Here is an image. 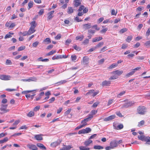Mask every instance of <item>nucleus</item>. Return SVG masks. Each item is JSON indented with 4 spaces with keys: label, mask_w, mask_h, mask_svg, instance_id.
Instances as JSON below:
<instances>
[{
    "label": "nucleus",
    "mask_w": 150,
    "mask_h": 150,
    "mask_svg": "<svg viewBox=\"0 0 150 150\" xmlns=\"http://www.w3.org/2000/svg\"><path fill=\"white\" fill-rule=\"evenodd\" d=\"M94 149H103V147L100 145H95L94 146Z\"/></svg>",
    "instance_id": "30"
},
{
    "label": "nucleus",
    "mask_w": 150,
    "mask_h": 150,
    "mask_svg": "<svg viewBox=\"0 0 150 150\" xmlns=\"http://www.w3.org/2000/svg\"><path fill=\"white\" fill-rule=\"evenodd\" d=\"M127 44H123L122 45L121 48L122 49H125L127 48Z\"/></svg>",
    "instance_id": "62"
},
{
    "label": "nucleus",
    "mask_w": 150,
    "mask_h": 150,
    "mask_svg": "<svg viewBox=\"0 0 150 150\" xmlns=\"http://www.w3.org/2000/svg\"><path fill=\"white\" fill-rule=\"evenodd\" d=\"M94 91V90L93 89L91 90L86 93V95H90L91 94H93Z\"/></svg>",
    "instance_id": "52"
},
{
    "label": "nucleus",
    "mask_w": 150,
    "mask_h": 150,
    "mask_svg": "<svg viewBox=\"0 0 150 150\" xmlns=\"http://www.w3.org/2000/svg\"><path fill=\"white\" fill-rule=\"evenodd\" d=\"M62 58V56L61 55H55L52 57V59L53 60H54L56 59H58Z\"/></svg>",
    "instance_id": "25"
},
{
    "label": "nucleus",
    "mask_w": 150,
    "mask_h": 150,
    "mask_svg": "<svg viewBox=\"0 0 150 150\" xmlns=\"http://www.w3.org/2000/svg\"><path fill=\"white\" fill-rule=\"evenodd\" d=\"M116 116L115 115H112L105 118L104 120L105 121H108L112 120L115 118Z\"/></svg>",
    "instance_id": "9"
},
{
    "label": "nucleus",
    "mask_w": 150,
    "mask_h": 150,
    "mask_svg": "<svg viewBox=\"0 0 150 150\" xmlns=\"http://www.w3.org/2000/svg\"><path fill=\"white\" fill-rule=\"evenodd\" d=\"M95 32L96 30L92 29H89L88 30V33L89 34H92L93 35L95 33Z\"/></svg>",
    "instance_id": "34"
},
{
    "label": "nucleus",
    "mask_w": 150,
    "mask_h": 150,
    "mask_svg": "<svg viewBox=\"0 0 150 150\" xmlns=\"http://www.w3.org/2000/svg\"><path fill=\"white\" fill-rule=\"evenodd\" d=\"M34 113L33 112L30 111L27 114V116L28 117H31L34 116Z\"/></svg>",
    "instance_id": "29"
},
{
    "label": "nucleus",
    "mask_w": 150,
    "mask_h": 150,
    "mask_svg": "<svg viewBox=\"0 0 150 150\" xmlns=\"http://www.w3.org/2000/svg\"><path fill=\"white\" fill-rule=\"evenodd\" d=\"M71 40L70 39H67L66 41V44L67 45H69V44L71 42Z\"/></svg>",
    "instance_id": "63"
},
{
    "label": "nucleus",
    "mask_w": 150,
    "mask_h": 150,
    "mask_svg": "<svg viewBox=\"0 0 150 150\" xmlns=\"http://www.w3.org/2000/svg\"><path fill=\"white\" fill-rule=\"evenodd\" d=\"M37 146L39 147L41 149L44 150L46 149V147L42 144L39 143L37 144Z\"/></svg>",
    "instance_id": "19"
},
{
    "label": "nucleus",
    "mask_w": 150,
    "mask_h": 150,
    "mask_svg": "<svg viewBox=\"0 0 150 150\" xmlns=\"http://www.w3.org/2000/svg\"><path fill=\"white\" fill-rule=\"evenodd\" d=\"M100 102L99 101H97L94 103L93 105H92V107L93 108H96L97 106L99 104Z\"/></svg>",
    "instance_id": "46"
},
{
    "label": "nucleus",
    "mask_w": 150,
    "mask_h": 150,
    "mask_svg": "<svg viewBox=\"0 0 150 150\" xmlns=\"http://www.w3.org/2000/svg\"><path fill=\"white\" fill-rule=\"evenodd\" d=\"M20 33L23 36H25L27 35H28V32L25 31L23 33L21 32H20Z\"/></svg>",
    "instance_id": "57"
},
{
    "label": "nucleus",
    "mask_w": 150,
    "mask_h": 150,
    "mask_svg": "<svg viewBox=\"0 0 150 150\" xmlns=\"http://www.w3.org/2000/svg\"><path fill=\"white\" fill-rule=\"evenodd\" d=\"M116 114L119 116L120 117H122L123 116L122 115L121 113L120 112H116Z\"/></svg>",
    "instance_id": "64"
},
{
    "label": "nucleus",
    "mask_w": 150,
    "mask_h": 150,
    "mask_svg": "<svg viewBox=\"0 0 150 150\" xmlns=\"http://www.w3.org/2000/svg\"><path fill=\"white\" fill-rule=\"evenodd\" d=\"M38 60L39 61H42V62H48L49 61V60L48 59H42V57H40L38 59Z\"/></svg>",
    "instance_id": "35"
},
{
    "label": "nucleus",
    "mask_w": 150,
    "mask_h": 150,
    "mask_svg": "<svg viewBox=\"0 0 150 150\" xmlns=\"http://www.w3.org/2000/svg\"><path fill=\"white\" fill-rule=\"evenodd\" d=\"M56 52V51L55 50H52L50 52L47 54H46L47 56H50L51 55H52L54 53H55Z\"/></svg>",
    "instance_id": "41"
},
{
    "label": "nucleus",
    "mask_w": 150,
    "mask_h": 150,
    "mask_svg": "<svg viewBox=\"0 0 150 150\" xmlns=\"http://www.w3.org/2000/svg\"><path fill=\"white\" fill-rule=\"evenodd\" d=\"M74 9L71 7H68L67 12L68 14H71L74 12Z\"/></svg>",
    "instance_id": "24"
},
{
    "label": "nucleus",
    "mask_w": 150,
    "mask_h": 150,
    "mask_svg": "<svg viewBox=\"0 0 150 150\" xmlns=\"http://www.w3.org/2000/svg\"><path fill=\"white\" fill-rule=\"evenodd\" d=\"M43 136V135L42 134H37L35 135L34 137L37 140L41 141L43 139V138L42 137Z\"/></svg>",
    "instance_id": "12"
},
{
    "label": "nucleus",
    "mask_w": 150,
    "mask_h": 150,
    "mask_svg": "<svg viewBox=\"0 0 150 150\" xmlns=\"http://www.w3.org/2000/svg\"><path fill=\"white\" fill-rule=\"evenodd\" d=\"M146 108L144 106H139L137 109V113L140 115H144L146 112Z\"/></svg>",
    "instance_id": "1"
},
{
    "label": "nucleus",
    "mask_w": 150,
    "mask_h": 150,
    "mask_svg": "<svg viewBox=\"0 0 150 150\" xmlns=\"http://www.w3.org/2000/svg\"><path fill=\"white\" fill-rule=\"evenodd\" d=\"M39 44V42L37 41L33 43L32 46L34 47H36Z\"/></svg>",
    "instance_id": "47"
},
{
    "label": "nucleus",
    "mask_w": 150,
    "mask_h": 150,
    "mask_svg": "<svg viewBox=\"0 0 150 150\" xmlns=\"http://www.w3.org/2000/svg\"><path fill=\"white\" fill-rule=\"evenodd\" d=\"M25 46H21L18 48V51H20L23 50L25 49Z\"/></svg>",
    "instance_id": "54"
},
{
    "label": "nucleus",
    "mask_w": 150,
    "mask_h": 150,
    "mask_svg": "<svg viewBox=\"0 0 150 150\" xmlns=\"http://www.w3.org/2000/svg\"><path fill=\"white\" fill-rule=\"evenodd\" d=\"M103 39L101 37H96L95 38H94L93 39L92 42H96L98 41Z\"/></svg>",
    "instance_id": "21"
},
{
    "label": "nucleus",
    "mask_w": 150,
    "mask_h": 150,
    "mask_svg": "<svg viewBox=\"0 0 150 150\" xmlns=\"http://www.w3.org/2000/svg\"><path fill=\"white\" fill-rule=\"evenodd\" d=\"M91 28H95L97 30H98L100 29V28L97 27V25H95L93 26H91Z\"/></svg>",
    "instance_id": "45"
},
{
    "label": "nucleus",
    "mask_w": 150,
    "mask_h": 150,
    "mask_svg": "<svg viewBox=\"0 0 150 150\" xmlns=\"http://www.w3.org/2000/svg\"><path fill=\"white\" fill-rule=\"evenodd\" d=\"M35 78L33 77H31L29 79H23V81H33L34 79H36Z\"/></svg>",
    "instance_id": "51"
},
{
    "label": "nucleus",
    "mask_w": 150,
    "mask_h": 150,
    "mask_svg": "<svg viewBox=\"0 0 150 150\" xmlns=\"http://www.w3.org/2000/svg\"><path fill=\"white\" fill-rule=\"evenodd\" d=\"M135 72V71H134V70H132V71L128 73L126 75V76H127V77H129L130 76L132 75V74H133Z\"/></svg>",
    "instance_id": "44"
},
{
    "label": "nucleus",
    "mask_w": 150,
    "mask_h": 150,
    "mask_svg": "<svg viewBox=\"0 0 150 150\" xmlns=\"http://www.w3.org/2000/svg\"><path fill=\"white\" fill-rule=\"evenodd\" d=\"M127 30V29L126 28H123L120 30V33H123L126 32Z\"/></svg>",
    "instance_id": "53"
},
{
    "label": "nucleus",
    "mask_w": 150,
    "mask_h": 150,
    "mask_svg": "<svg viewBox=\"0 0 150 150\" xmlns=\"http://www.w3.org/2000/svg\"><path fill=\"white\" fill-rule=\"evenodd\" d=\"M72 147L71 145L66 146L64 145V146L62 148L60 149V150H69Z\"/></svg>",
    "instance_id": "15"
},
{
    "label": "nucleus",
    "mask_w": 150,
    "mask_h": 150,
    "mask_svg": "<svg viewBox=\"0 0 150 150\" xmlns=\"http://www.w3.org/2000/svg\"><path fill=\"white\" fill-rule=\"evenodd\" d=\"M93 117V116L92 115H89L87 118L81 121V123H83V125H85V126L87 125V122L90 120Z\"/></svg>",
    "instance_id": "3"
},
{
    "label": "nucleus",
    "mask_w": 150,
    "mask_h": 150,
    "mask_svg": "<svg viewBox=\"0 0 150 150\" xmlns=\"http://www.w3.org/2000/svg\"><path fill=\"white\" fill-rule=\"evenodd\" d=\"M33 1H30L28 4V9L29 10L30 8L33 7Z\"/></svg>",
    "instance_id": "37"
},
{
    "label": "nucleus",
    "mask_w": 150,
    "mask_h": 150,
    "mask_svg": "<svg viewBox=\"0 0 150 150\" xmlns=\"http://www.w3.org/2000/svg\"><path fill=\"white\" fill-rule=\"evenodd\" d=\"M40 108V106H37L34 108L33 110L35 111H37L39 110Z\"/></svg>",
    "instance_id": "61"
},
{
    "label": "nucleus",
    "mask_w": 150,
    "mask_h": 150,
    "mask_svg": "<svg viewBox=\"0 0 150 150\" xmlns=\"http://www.w3.org/2000/svg\"><path fill=\"white\" fill-rule=\"evenodd\" d=\"M11 77L6 75H0V79L4 80H8L10 79Z\"/></svg>",
    "instance_id": "6"
},
{
    "label": "nucleus",
    "mask_w": 150,
    "mask_h": 150,
    "mask_svg": "<svg viewBox=\"0 0 150 150\" xmlns=\"http://www.w3.org/2000/svg\"><path fill=\"white\" fill-rule=\"evenodd\" d=\"M108 28H105L103 29L102 30H101L100 31V32L101 33H105L106 32Z\"/></svg>",
    "instance_id": "58"
},
{
    "label": "nucleus",
    "mask_w": 150,
    "mask_h": 150,
    "mask_svg": "<svg viewBox=\"0 0 150 150\" xmlns=\"http://www.w3.org/2000/svg\"><path fill=\"white\" fill-rule=\"evenodd\" d=\"M144 141L146 142V144H150V137L149 136L146 137L145 136Z\"/></svg>",
    "instance_id": "20"
},
{
    "label": "nucleus",
    "mask_w": 150,
    "mask_h": 150,
    "mask_svg": "<svg viewBox=\"0 0 150 150\" xmlns=\"http://www.w3.org/2000/svg\"><path fill=\"white\" fill-rule=\"evenodd\" d=\"M84 37L83 35H82L81 36H77L76 38V40H79L80 41H81L83 40Z\"/></svg>",
    "instance_id": "32"
},
{
    "label": "nucleus",
    "mask_w": 150,
    "mask_h": 150,
    "mask_svg": "<svg viewBox=\"0 0 150 150\" xmlns=\"http://www.w3.org/2000/svg\"><path fill=\"white\" fill-rule=\"evenodd\" d=\"M123 127V125L122 124H120L117 126V127L115 128V129L117 130L121 129Z\"/></svg>",
    "instance_id": "38"
},
{
    "label": "nucleus",
    "mask_w": 150,
    "mask_h": 150,
    "mask_svg": "<svg viewBox=\"0 0 150 150\" xmlns=\"http://www.w3.org/2000/svg\"><path fill=\"white\" fill-rule=\"evenodd\" d=\"M145 137L144 135H139L138 136V138L140 140L144 141Z\"/></svg>",
    "instance_id": "39"
},
{
    "label": "nucleus",
    "mask_w": 150,
    "mask_h": 150,
    "mask_svg": "<svg viewBox=\"0 0 150 150\" xmlns=\"http://www.w3.org/2000/svg\"><path fill=\"white\" fill-rule=\"evenodd\" d=\"M74 6L76 7H77L81 4V0H74Z\"/></svg>",
    "instance_id": "18"
},
{
    "label": "nucleus",
    "mask_w": 150,
    "mask_h": 150,
    "mask_svg": "<svg viewBox=\"0 0 150 150\" xmlns=\"http://www.w3.org/2000/svg\"><path fill=\"white\" fill-rule=\"evenodd\" d=\"M80 150H90V148L86 146H81L79 147Z\"/></svg>",
    "instance_id": "23"
},
{
    "label": "nucleus",
    "mask_w": 150,
    "mask_h": 150,
    "mask_svg": "<svg viewBox=\"0 0 150 150\" xmlns=\"http://www.w3.org/2000/svg\"><path fill=\"white\" fill-rule=\"evenodd\" d=\"M144 121L143 120H142L141 121L139 122V124L138 125V127H140L141 126H142L143 125H144Z\"/></svg>",
    "instance_id": "50"
},
{
    "label": "nucleus",
    "mask_w": 150,
    "mask_h": 150,
    "mask_svg": "<svg viewBox=\"0 0 150 150\" xmlns=\"http://www.w3.org/2000/svg\"><path fill=\"white\" fill-rule=\"evenodd\" d=\"M111 83V82L110 81H107L106 80L103 81L102 84V85L103 86H108Z\"/></svg>",
    "instance_id": "16"
},
{
    "label": "nucleus",
    "mask_w": 150,
    "mask_h": 150,
    "mask_svg": "<svg viewBox=\"0 0 150 150\" xmlns=\"http://www.w3.org/2000/svg\"><path fill=\"white\" fill-rule=\"evenodd\" d=\"M71 58L72 61H74L76 59V57L75 55H72L71 56Z\"/></svg>",
    "instance_id": "59"
},
{
    "label": "nucleus",
    "mask_w": 150,
    "mask_h": 150,
    "mask_svg": "<svg viewBox=\"0 0 150 150\" xmlns=\"http://www.w3.org/2000/svg\"><path fill=\"white\" fill-rule=\"evenodd\" d=\"M83 29L85 30L90 29L91 27V23H88L83 24L82 25Z\"/></svg>",
    "instance_id": "8"
},
{
    "label": "nucleus",
    "mask_w": 150,
    "mask_h": 150,
    "mask_svg": "<svg viewBox=\"0 0 150 150\" xmlns=\"http://www.w3.org/2000/svg\"><path fill=\"white\" fill-rule=\"evenodd\" d=\"M30 24H31V26L30 28H32L35 29L36 26L35 21H33L31 22Z\"/></svg>",
    "instance_id": "27"
},
{
    "label": "nucleus",
    "mask_w": 150,
    "mask_h": 150,
    "mask_svg": "<svg viewBox=\"0 0 150 150\" xmlns=\"http://www.w3.org/2000/svg\"><path fill=\"white\" fill-rule=\"evenodd\" d=\"M35 31V29L30 28L28 31V35H29L33 33Z\"/></svg>",
    "instance_id": "22"
},
{
    "label": "nucleus",
    "mask_w": 150,
    "mask_h": 150,
    "mask_svg": "<svg viewBox=\"0 0 150 150\" xmlns=\"http://www.w3.org/2000/svg\"><path fill=\"white\" fill-rule=\"evenodd\" d=\"M103 44L104 43L103 42H100L96 46V47L97 48H99L101 47L103 45Z\"/></svg>",
    "instance_id": "43"
},
{
    "label": "nucleus",
    "mask_w": 150,
    "mask_h": 150,
    "mask_svg": "<svg viewBox=\"0 0 150 150\" xmlns=\"http://www.w3.org/2000/svg\"><path fill=\"white\" fill-rule=\"evenodd\" d=\"M144 57H140V56H138L137 57V59H138L139 61H140L141 60H143L144 59Z\"/></svg>",
    "instance_id": "55"
},
{
    "label": "nucleus",
    "mask_w": 150,
    "mask_h": 150,
    "mask_svg": "<svg viewBox=\"0 0 150 150\" xmlns=\"http://www.w3.org/2000/svg\"><path fill=\"white\" fill-rule=\"evenodd\" d=\"M73 47L75 50L79 51L81 50V48L79 46H77L76 45H74Z\"/></svg>",
    "instance_id": "33"
},
{
    "label": "nucleus",
    "mask_w": 150,
    "mask_h": 150,
    "mask_svg": "<svg viewBox=\"0 0 150 150\" xmlns=\"http://www.w3.org/2000/svg\"><path fill=\"white\" fill-rule=\"evenodd\" d=\"M117 141L115 140L112 141L110 143V146L114 148L117 146Z\"/></svg>",
    "instance_id": "10"
},
{
    "label": "nucleus",
    "mask_w": 150,
    "mask_h": 150,
    "mask_svg": "<svg viewBox=\"0 0 150 150\" xmlns=\"http://www.w3.org/2000/svg\"><path fill=\"white\" fill-rule=\"evenodd\" d=\"M89 62V59L88 58L84 57L83 58V63L84 64H87Z\"/></svg>",
    "instance_id": "17"
},
{
    "label": "nucleus",
    "mask_w": 150,
    "mask_h": 150,
    "mask_svg": "<svg viewBox=\"0 0 150 150\" xmlns=\"http://www.w3.org/2000/svg\"><path fill=\"white\" fill-rule=\"evenodd\" d=\"M43 42H45V44H48L51 42L50 39L49 38H47L43 41Z\"/></svg>",
    "instance_id": "26"
},
{
    "label": "nucleus",
    "mask_w": 150,
    "mask_h": 150,
    "mask_svg": "<svg viewBox=\"0 0 150 150\" xmlns=\"http://www.w3.org/2000/svg\"><path fill=\"white\" fill-rule=\"evenodd\" d=\"M134 103L133 101H129L125 103L121 107L122 108H127L129 107L132 106Z\"/></svg>",
    "instance_id": "4"
},
{
    "label": "nucleus",
    "mask_w": 150,
    "mask_h": 150,
    "mask_svg": "<svg viewBox=\"0 0 150 150\" xmlns=\"http://www.w3.org/2000/svg\"><path fill=\"white\" fill-rule=\"evenodd\" d=\"M44 13V9H41L38 13V14L39 15H41Z\"/></svg>",
    "instance_id": "60"
},
{
    "label": "nucleus",
    "mask_w": 150,
    "mask_h": 150,
    "mask_svg": "<svg viewBox=\"0 0 150 150\" xmlns=\"http://www.w3.org/2000/svg\"><path fill=\"white\" fill-rule=\"evenodd\" d=\"M92 142L93 141L92 140L89 139L88 140L84 142L83 144L85 146L87 147V146H89L92 143Z\"/></svg>",
    "instance_id": "14"
},
{
    "label": "nucleus",
    "mask_w": 150,
    "mask_h": 150,
    "mask_svg": "<svg viewBox=\"0 0 150 150\" xmlns=\"http://www.w3.org/2000/svg\"><path fill=\"white\" fill-rule=\"evenodd\" d=\"M59 144V143L57 142H55L52 143L51 146L53 147H55Z\"/></svg>",
    "instance_id": "28"
},
{
    "label": "nucleus",
    "mask_w": 150,
    "mask_h": 150,
    "mask_svg": "<svg viewBox=\"0 0 150 150\" xmlns=\"http://www.w3.org/2000/svg\"><path fill=\"white\" fill-rule=\"evenodd\" d=\"M123 73V71H119L118 70H117L113 71L111 73L113 75H116L118 77L119 76H120L121 74H122Z\"/></svg>",
    "instance_id": "7"
},
{
    "label": "nucleus",
    "mask_w": 150,
    "mask_h": 150,
    "mask_svg": "<svg viewBox=\"0 0 150 150\" xmlns=\"http://www.w3.org/2000/svg\"><path fill=\"white\" fill-rule=\"evenodd\" d=\"M8 140V138L7 137H6L4 139L0 140V144L5 142Z\"/></svg>",
    "instance_id": "31"
},
{
    "label": "nucleus",
    "mask_w": 150,
    "mask_h": 150,
    "mask_svg": "<svg viewBox=\"0 0 150 150\" xmlns=\"http://www.w3.org/2000/svg\"><path fill=\"white\" fill-rule=\"evenodd\" d=\"M6 64H7V65H9V64L11 65V64H12V63L11 60H9V59L6 60Z\"/></svg>",
    "instance_id": "56"
},
{
    "label": "nucleus",
    "mask_w": 150,
    "mask_h": 150,
    "mask_svg": "<svg viewBox=\"0 0 150 150\" xmlns=\"http://www.w3.org/2000/svg\"><path fill=\"white\" fill-rule=\"evenodd\" d=\"M7 105L6 104H1L0 108V110L2 111L0 112L1 114H3L4 113H6L9 111L8 109H7Z\"/></svg>",
    "instance_id": "2"
},
{
    "label": "nucleus",
    "mask_w": 150,
    "mask_h": 150,
    "mask_svg": "<svg viewBox=\"0 0 150 150\" xmlns=\"http://www.w3.org/2000/svg\"><path fill=\"white\" fill-rule=\"evenodd\" d=\"M27 147L30 149L32 150L36 148V146L34 144H28L27 145Z\"/></svg>",
    "instance_id": "13"
},
{
    "label": "nucleus",
    "mask_w": 150,
    "mask_h": 150,
    "mask_svg": "<svg viewBox=\"0 0 150 150\" xmlns=\"http://www.w3.org/2000/svg\"><path fill=\"white\" fill-rule=\"evenodd\" d=\"M54 12V11H52L48 13H47L48 16L47 18V20L49 21L52 19V18L53 17V14Z\"/></svg>",
    "instance_id": "11"
},
{
    "label": "nucleus",
    "mask_w": 150,
    "mask_h": 150,
    "mask_svg": "<svg viewBox=\"0 0 150 150\" xmlns=\"http://www.w3.org/2000/svg\"><path fill=\"white\" fill-rule=\"evenodd\" d=\"M91 129L89 127L86 128L85 129H83L79 131V134L88 133L91 131Z\"/></svg>",
    "instance_id": "5"
},
{
    "label": "nucleus",
    "mask_w": 150,
    "mask_h": 150,
    "mask_svg": "<svg viewBox=\"0 0 150 150\" xmlns=\"http://www.w3.org/2000/svg\"><path fill=\"white\" fill-rule=\"evenodd\" d=\"M117 66V64H113L110 65L109 67H108V69H110L113 68H115Z\"/></svg>",
    "instance_id": "36"
},
{
    "label": "nucleus",
    "mask_w": 150,
    "mask_h": 150,
    "mask_svg": "<svg viewBox=\"0 0 150 150\" xmlns=\"http://www.w3.org/2000/svg\"><path fill=\"white\" fill-rule=\"evenodd\" d=\"M118 78V76L116 75H113L109 79L110 80H115L117 79Z\"/></svg>",
    "instance_id": "40"
},
{
    "label": "nucleus",
    "mask_w": 150,
    "mask_h": 150,
    "mask_svg": "<svg viewBox=\"0 0 150 150\" xmlns=\"http://www.w3.org/2000/svg\"><path fill=\"white\" fill-rule=\"evenodd\" d=\"M132 36H128L126 39V41L128 42H130L132 40Z\"/></svg>",
    "instance_id": "42"
},
{
    "label": "nucleus",
    "mask_w": 150,
    "mask_h": 150,
    "mask_svg": "<svg viewBox=\"0 0 150 150\" xmlns=\"http://www.w3.org/2000/svg\"><path fill=\"white\" fill-rule=\"evenodd\" d=\"M125 93V91H123L120 93H119L117 96V97L118 98H120L121 96H122L123 94H124Z\"/></svg>",
    "instance_id": "48"
},
{
    "label": "nucleus",
    "mask_w": 150,
    "mask_h": 150,
    "mask_svg": "<svg viewBox=\"0 0 150 150\" xmlns=\"http://www.w3.org/2000/svg\"><path fill=\"white\" fill-rule=\"evenodd\" d=\"M89 40L88 39H86L82 43L84 45H85L88 43Z\"/></svg>",
    "instance_id": "49"
}]
</instances>
